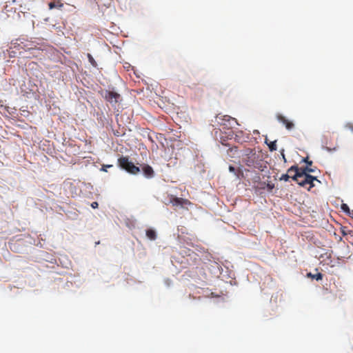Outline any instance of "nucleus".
I'll list each match as a JSON object with an SVG mask.
<instances>
[{"instance_id": "obj_7", "label": "nucleus", "mask_w": 353, "mask_h": 353, "mask_svg": "<svg viewBox=\"0 0 353 353\" xmlns=\"http://www.w3.org/2000/svg\"><path fill=\"white\" fill-rule=\"evenodd\" d=\"M142 170H143V174H145V176H147L148 178H151V177L154 176V170L150 165H145L143 166Z\"/></svg>"}, {"instance_id": "obj_3", "label": "nucleus", "mask_w": 353, "mask_h": 353, "mask_svg": "<svg viewBox=\"0 0 353 353\" xmlns=\"http://www.w3.org/2000/svg\"><path fill=\"white\" fill-rule=\"evenodd\" d=\"M214 124H212V126H223L224 128H230L232 127L234 123H237V121L235 118H233L229 115H223L218 114L214 119V121H212Z\"/></svg>"}, {"instance_id": "obj_9", "label": "nucleus", "mask_w": 353, "mask_h": 353, "mask_svg": "<svg viewBox=\"0 0 353 353\" xmlns=\"http://www.w3.org/2000/svg\"><path fill=\"white\" fill-rule=\"evenodd\" d=\"M146 236L150 240H155L157 239V233L155 230L152 229H148L146 230Z\"/></svg>"}, {"instance_id": "obj_11", "label": "nucleus", "mask_w": 353, "mask_h": 353, "mask_svg": "<svg viewBox=\"0 0 353 353\" xmlns=\"http://www.w3.org/2000/svg\"><path fill=\"white\" fill-rule=\"evenodd\" d=\"M268 147L270 151H275L277 149L276 141H272L268 144Z\"/></svg>"}, {"instance_id": "obj_2", "label": "nucleus", "mask_w": 353, "mask_h": 353, "mask_svg": "<svg viewBox=\"0 0 353 353\" xmlns=\"http://www.w3.org/2000/svg\"><path fill=\"white\" fill-rule=\"evenodd\" d=\"M243 162L246 166L253 169L263 172L267 168L266 162H265L253 150H248L243 159Z\"/></svg>"}, {"instance_id": "obj_15", "label": "nucleus", "mask_w": 353, "mask_h": 353, "mask_svg": "<svg viewBox=\"0 0 353 353\" xmlns=\"http://www.w3.org/2000/svg\"><path fill=\"white\" fill-rule=\"evenodd\" d=\"M345 128L350 130L351 132H353V123H347L345 124Z\"/></svg>"}, {"instance_id": "obj_23", "label": "nucleus", "mask_w": 353, "mask_h": 353, "mask_svg": "<svg viewBox=\"0 0 353 353\" xmlns=\"http://www.w3.org/2000/svg\"><path fill=\"white\" fill-rule=\"evenodd\" d=\"M294 172H291V174H290V177L292 178V176H294Z\"/></svg>"}, {"instance_id": "obj_17", "label": "nucleus", "mask_w": 353, "mask_h": 353, "mask_svg": "<svg viewBox=\"0 0 353 353\" xmlns=\"http://www.w3.org/2000/svg\"><path fill=\"white\" fill-rule=\"evenodd\" d=\"M303 161H304V162H305V163L307 164V165H312V161H310V160L308 159V157L305 158V159H303Z\"/></svg>"}, {"instance_id": "obj_14", "label": "nucleus", "mask_w": 353, "mask_h": 353, "mask_svg": "<svg viewBox=\"0 0 353 353\" xmlns=\"http://www.w3.org/2000/svg\"><path fill=\"white\" fill-rule=\"evenodd\" d=\"M290 173H288V171L287 174H282L281 176L280 177V180L288 181L289 180V179L290 178Z\"/></svg>"}, {"instance_id": "obj_1", "label": "nucleus", "mask_w": 353, "mask_h": 353, "mask_svg": "<svg viewBox=\"0 0 353 353\" xmlns=\"http://www.w3.org/2000/svg\"><path fill=\"white\" fill-rule=\"evenodd\" d=\"M314 172V170L308 166L299 168L297 165H292L288 169V173L294 172L292 179L299 185L307 188L308 190L314 186V181L320 182L316 176L308 174Z\"/></svg>"}, {"instance_id": "obj_25", "label": "nucleus", "mask_w": 353, "mask_h": 353, "mask_svg": "<svg viewBox=\"0 0 353 353\" xmlns=\"http://www.w3.org/2000/svg\"><path fill=\"white\" fill-rule=\"evenodd\" d=\"M15 1H16V0H13V2H15Z\"/></svg>"}, {"instance_id": "obj_21", "label": "nucleus", "mask_w": 353, "mask_h": 353, "mask_svg": "<svg viewBox=\"0 0 353 353\" xmlns=\"http://www.w3.org/2000/svg\"><path fill=\"white\" fill-rule=\"evenodd\" d=\"M26 8H24L23 9H21V10H20V11H21V12H26ZM27 10H29V8H28V9H27Z\"/></svg>"}, {"instance_id": "obj_19", "label": "nucleus", "mask_w": 353, "mask_h": 353, "mask_svg": "<svg viewBox=\"0 0 353 353\" xmlns=\"http://www.w3.org/2000/svg\"><path fill=\"white\" fill-rule=\"evenodd\" d=\"M98 205H99V204H98V203H97V202H96V201L92 202V203H91V207H92V208H94V209L97 208H98Z\"/></svg>"}, {"instance_id": "obj_24", "label": "nucleus", "mask_w": 353, "mask_h": 353, "mask_svg": "<svg viewBox=\"0 0 353 353\" xmlns=\"http://www.w3.org/2000/svg\"><path fill=\"white\" fill-rule=\"evenodd\" d=\"M269 188H270V189H272V188H273V186L269 185Z\"/></svg>"}, {"instance_id": "obj_6", "label": "nucleus", "mask_w": 353, "mask_h": 353, "mask_svg": "<svg viewBox=\"0 0 353 353\" xmlns=\"http://www.w3.org/2000/svg\"><path fill=\"white\" fill-rule=\"evenodd\" d=\"M276 118L279 121L282 123L288 130H292L294 127V124L292 121H289L286 117L281 114H278Z\"/></svg>"}, {"instance_id": "obj_20", "label": "nucleus", "mask_w": 353, "mask_h": 353, "mask_svg": "<svg viewBox=\"0 0 353 353\" xmlns=\"http://www.w3.org/2000/svg\"><path fill=\"white\" fill-rule=\"evenodd\" d=\"M49 7H50V8H54V3H52V2L50 3H49Z\"/></svg>"}, {"instance_id": "obj_10", "label": "nucleus", "mask_w": 353, "mask_h": 353, "mask_svg": "<svg viewBox=\"0 0 353 353\" xmlns=\"http://www.w3.org/2000/svg\"><path fill=\"white\" fill-rule=\"evenodd\" d=\"M308 277H312L316 281L321 280L323 279V274L321 273H317L316 274H312V273L307 274Z\"/></svg>"}, {"instance_id": "obj_18", "label": "nucleus", "mask_w": 353, "mask_h": 353, "mask_svg": "<svg viewBox=\"0 0 353 353\" xmlns=\"http://www.w3.org/2000/svg\"><path fill=\"white\" fill-rule=\"evenodd\" d=\"M229 170H230V172H234L235 174H237L236 172V169H235V168L234 166L230 165L229 166Z\"/></svg>"}, {"instance_id": "obj_4", "label": "nucleus", "mask_w": 353, "mask_h": 353, "mask_svg": "<svg viewBox=\"0 0 353 353\" xmlns=\"http://www.w3.org/2000/svg\"><path fill=\"white\" fill-rule=\"evenodd\" d=\"M119 165L128 172L136 174L140 172L139 167L136 166L132 162L129 161L128 157H121L118 159Z\"/></svg>"}, {"instance_id": "obj_12", "label": "nucleus", "mask_w": 353, "mask_h": 353, "mask_svg": "<svg viewBox=\"0 0 353 353\" xmlns=\"http://www.w3.org/2000/svg\"><path fill=\"white\" fill-rule=\"evenodd\" d=\"M88 58L89 62L90 63V64L92 66H94V67L97 66V62L95 61L94 59L92 57V56L90 54H88Z\"/></svg>"}, {"instance_id": "obj_22", "label": "nucleus", "mask_w": 353, "mask_h": 353, "mask_svg": "<svg viewBox=\"0 0 353 353\" xmlns=\"http://www.w3.org/2000/svg\"><path fill=\"white\" fill-rule=\"evenodd\" d=\"M348 215H349L350 217L353 218V210H350V214H348Z\"/></svg>"}, {"instance_id": "obj_13", "label": "nucleus", "mask_w": 353, "mask_h": 353, "mask_svg": "<svg viewBox=\"0 0 353 353\" xmlns=\"http://www.w3.org/2000/svg\"><path fill=\"white\" fill-rule=\"evenodd\" d=\"M341 210H342L343 212H345V213H347V214H350V209L349 206H348L347 204H345V203H343V204L341 205Z\"/></svg>"}, {"instance_id": "obj_16", "label": "nucleus", "mask_w": 353, "mask_h": 353, "mask_svg": "<svg viewBox=\"0 0 353 353\" xmlns=\"http://www.w3.org/2000/svg\"><path fill=\"white\" fill-rule=\"evenodd\" d=\"M111 167H112V165H104L102 166L101 170L104 172H107L108 171L107 169L108 168H111Z\"/></svg>"}, {"instance_id": "obj_8", "label": "nucleus", "mask_w": 353, "mask_h": 353, "mask_svg": "<svg viewBox=\"0 0 353 353\" xmlns=\"http://www.w3.org/2000/svg\"><path fill=\"white\" fill-rule=\"evenodd\" d=\"M171 203L174 206H178V205L182 206L185 204H187L188 203V201L187 199H183L182 198L175 197L171 200Z\"/></svg>"}, {"instance_id": "obj_5", "label": "nucleus", "mask_w": 353, "mask_h": 353, "mask_svg": "<svg viewBox=\"0 0 353 353\" xmlns=\"http://www.w3.org/2000/svg\"><path fill=\"white\" fill-rule=\"evenodd\" d=\"M102 96L112 105L117 104L121 100V95L114 91L105 90L102 93Z\"/></svg>"}]
</instances>
